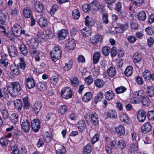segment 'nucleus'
<instances>
[{
    "mask_svg": "<svg viewBox=\"0 0 154 154\" xmlns=\"http://www.w3.org/2000/svg\"><path fill=\"white\" fill-rule=\"evenodd\" d=\"M103 97V95L101 92L97 93L95 96L94 101L96 103L100 102L101 100Z\"/></svg>",
    "mask_w": 154,
    "mask_h": 154,
    "instance_id": "42",
    "label": "nucleus"
},
{
    "mask_svg": "<svg viewBox=\"0 0 154 154\" xmlns=\"http://www.w3.org/2000/svg\"><path fill=\"white\" fill-rule=\"evenodd\" d=\"M23 106L26 109H28L29 108L30 103L28 101V99L27 97H25L23 99Z\"/></svg>",
    "mask_w": 154,
    "mask_h": 154,
    "instance_id": "45",
    "label": "nucleus"
},
{
    "mask_svg": "<svg viewBox=\"0 0 154 154\" xmlns=\"http://www.w3.org/2000/svg\"><path fill=\"white\" fill-rule=\"evenodd\" d=\"M70 81L72 86L74 87L78 86L79 85V81L76 77H73L71 78L70 79Z\"/></svg>",
    "mask_w": 154,
    "mask_h": 154,
    "instance_id": "37",
    "label": "nucleus"
},
{
    "mask_svg": "<svg viewBox=\"0 0 154 154\" xmlns=\"http://www.w3.org/2000/svg\"><path fill=\"white\" fill-rule=\"evenodd\" d=\"M91 32V30L88 28L85 27L81 30V33L84 37H87L89 36Z\"/></svg>",
    "mask_w": 154,
    "mask_h": 154,
    "instance_id": "25",
    "label": "nucleus"
},
{
    "mask_svg": "<svg viewBox=\"0 0 154 154\" xmlns=\"http://www.w3.org/2000/svg\"><path fill=\"white\" fill-rule=\"evenodd\" d=\"M56 154H65L66 150L65 148L62 146L56 144L55 146Z\"/></svg>",
    "mask_w": 154,
    "mask_h": 154,
    "instance_id": "15",
    "label": "nucleus"
},
{
    "mask_svg": "<svg viewBox=\"0 0 154 154\" xmlns=\"http://www.w3.org/2000/svg\"><path fill=\"white\" fill-rule=\"evenodd\" d=\"M67 110V107L64 105H61L59 107L58 112L61 114L63 115L65 114Z\"/></svg>",
    "mask_w": 154,
    "mask_h": 154,
    "instance_id": "32",
    "label": "nucleus"
},
{
    "mask_svg": "<svg viewBox=\"0 0 154 154\" xmlns=\"http://www.w3.org/2000/svg\"><path fill=\"white\" fill-rule=\"evenodd\" d=\"M127 90V88L124 86H120L116 89V91L117 94H119L124 92Z\"/></svg>",
    "mask_w": 154,
    "mask_h": 154,
    "instance_id": "53",
    "label": "nucleus"
},
{
    "mask_svg": "<svg viewBox=\"0 0 154 154\" xmlns=\"http://www.w3.org/2000/svg\"><path fill=\"white\" fill-rule=\"evenodd\" d=\"M20 49L23 54L24 55H27L28 53L27 50L24 44H22L20 45Z\"/></svg>",
    "mask_w": 154,
    "mask_h": 154,
    "instance_id": "43",
    "label": "nucleus"
},
{
    "mask_svg": "<svg viewBox=\"0 0 154 154\" xmlns=\"http://www.w3.org/2000/svg\"><path fill=\"white\" fill-rule=\"evenodd\" d=\"M72 16L74 19H78L80 16L79 11L76 9L74 10L72 12Z\"/></svg>",
    "mask_w": 154,
    "mask_h": 154,
    "instance_id": "52",
    "label": "nucleus"
},
{
    "mask_svg": "<svg viewBox=\"0 0 154 154\" xmlns=\"http://www.w3.org/2000/svg\"><path fill=\"white\" fill-rule=\"evenodd\" d=\"M120 119L121 121L123 122L124 123H127L129 122V120L128 116L124 113H121L120 116Z\"/></svg>",
    "mask_w": 154,
    "mask_h": 154,
    "instance_id": "46",
    "label": "nucleus"
},
{
    "mask_svg": "<svg viewBox=\"0 0 154 154\" xmlns=\"http://www.w3.org/2000/svg\"><path fill=\"white\" fill-rule=\"evenodd\" d=\"M52 135L51 132H47L44 135V139L47 142H50L52 139Z\"/></svg>",
    "mask_w": 154,
    "mask_h": 154,
    "instance_id": "38",
    "label": "nucleus"
},
{
    "mask_svg": "<svg viewBox=\"0 0 154 154\" xmlns=\"http://www.w3.org/2000/svg\"><path fill=\"white\" fill-rule=\"evenodd\" d=\"M26 84L29 89H31L34 87L35 84L33 79L32 78H28L26 79Z\"/></svg>",
    "mask_w": 154,
    "mask_h": 154,
    "instance_id": "20",
    "label": "nucleus"
},
{
    "mask_svg": "<svg viewBox=\"0 0 154 154\" xmlns=\"http://www.w3.org/2000/svg\"><path fill=\"white\" fill-rule=\"evenodd\" d=\"M105 96L106 99L109 100L112 99L114 97V94L113 92L109 91L106 93Z\"/></svg>",
    "mask_w": 154,
    "mask_h": 154,
    "instance_id": "39",
    "label": "nucleus"
},
{
    "mask_svg": "<svg viewBox=\"0 0 154 154\" xmlns=\"http://www.w3.org/2000/svg\"><path fill=\"white\" fill-rule=\"evenodd\" d=\"M23 14L24 17L29 18L31 17L32 11L29 8L26 7L23 9Z\"/></svg>",
    "mask_w": 154,
    "mask_h": 154,
    "instance_id": "23",
    "label": "nucleus"
},
{
    "mask_svg": "<svg viewBox=\"0 0 154 154\" xmlns=\"http://www.w3.org/2000/svg\"><path fill=\"white\" fill-rule=\"evenodd\" d=\"M35 8L38 13H42L44 10V6L42 3L39 2H36L35 4Z\"/></svg>",
    "mask_w": 154,
    "mask_h": 154,
    "instance_id": "19",
    "label": "nucleus"
},
{
    "mask_svg": "<svg viewBox=\"0 0 154 154\" xmlns=\"http://www.w3.org/2000/svg\"><path fill=\"white\" fill-rule=\"evenodd\" d=\"M22 89V88L18 82H12L11 85H8L7 89L5 87L1 89L0 88V98L4 97L6 100L9 98L7 91L10 94L12 97L17 95L19 92Z\"/></svg>",
    "mask_w": 154,
    "mask_h": 154,
    "instance_id": "1",
    "label": "nucleus"
},
{
    "mask_svg": "<svg viewBox=\"0 0 154 154\" xmlns=\"http://www.w3.org/2000/svg\"><path fill=\"white\" fill-rule=\"evenodd\" d=\"M36 48H30L29 49V52L32 55H39L40 52L39 51L36 50Z\"/></svg>",
    "mask_w": 154,
    "mask_h": 154,
    "instance_id": "60",
    "label": "nucleus"
},
{
    "mask_svg": "<svg viewBox=\"0 0 154 154\" xmlns=\"http://www.w3.org/2000/svg\"><path fill=\"white\" fill-rule=\"evenodd\" d=\"M22 129L25 133L28 132L30 129V125L29 121L27 119L23 120L21 123Z\"/></svg>",
    "mask_w": 154,
    "mask_h": 154,
    "instance_id": "11",
    "label": "nucleus"
},
{
    "mask_svg": "<svg viewBox=\"0 0 154 154\" xmlns=\"http://www.w3.org/2000/svg\"><path fill=\"white\" fill-rule=\"evenodd\" d=\"M19 115L18 114L14 113L11 114V119L12 122L14 124H16L18 122V117Z\"/></svg>",
    "mask_w": 154,
    "mask_h": 154,
    "instance_id": "30",
    "label": "nucleus"
},
{
    "mask_svg": "<svg viewBox=\"0 0 154 154\" xmlns=\"http://www.w3.org/2000/svg\"><path fill=\"white\" fill-rule=\"evenodd\" d=\"M14 104L15 108L18 110H20L22 107V103L21 100L18 99L15 100Z\"/></svg>",
    "mask_w": 154,
    "mask_h": 154,
    "instance_id": "36",
    "label": "nucleus"
},
{
    "mask_svg": "<svg viewBox=\"0 0 154 154\" xmlns=\"http://www.w3.org/2000/svg\"><path fill=\"white\" fill-rule=\"evenodd\" d=\"M133 57V61L135 63L139 62L142 59L141 55L138 53H136L134 54Z\"/></svg>",
    "mask_w": 154,
    "mask_h": 154,
    "instance_id": "31",
    "label": "nucleus"
},
{
    "mask_svg": "<svg viewBox=\"0 0 154 154\" xmlns=\"http://www.w3.org/2000/svg\"><path fill=\"white\" fill-rule=\"evenodd\" d=\"M1 59L0 60V63L2 66H5L8 64L7 57L8 55L5 53H2L1 54Z\"/></svg>",
    "mask_w": 154,
    "mask_h": 154,
    "instance_id": "13",
    "label": "nucleus"
},
{
    "mask_svg": "<svg viewBox=\"0 0 154 154\" xmlns=\"http://www.w3.org/2000/svg\"><path fill=\"white\" fill-rule=\"evenodd\" d=\"M76 45L75 40L71 38L67 40V43L66 44V47L69 50H73L75 48Z\"/></svg>",
    "mask_w": 154,
    "mask_h": 154,
    "instance_id": "12",
    "label": "nucleus"
},
{
    "mask_svg": "<svg viewBox=\"0 0 154 154\" xmlns=\"http://www.w3.org/2000/svg\"><path fill=\"white\" fill-rule=\"evenodd\" d=\"M8 51L10 55L12 57H14L17 54V50L14 46H10L8 48Z\"/></svg>",
    "mask_w": 154,
    "mask_h": 154,
    "instance_id": "18",
    "label": "nucleus"
},
{
    "mask_svg": "<svg viewBox=\"0 0 154 154\" xmlns=\"http://www.w3.org/2000/svg\"><path fill=\"white\" fill-rule=\"evenodd\" d=\"M107 72L109 76L112 77L116 75V71L114 67L111 66L108 69Z\"/></svg>",
    "mask_w": 154,
    "mask_h": 154,
    "instance_id": "27",
    "label": "nucleus"
},
{
    "mask_svg": "<svg viewBox=\"0 0 154 154\" xmlns=\"http://www.w3.org/2000/svg\"><path fill=\"white\" fill-rule=\"evenodd\" d=\"M146 92L150 97L154 96V88L152 86H147L146 90Z\"/></svg>",
    "mask_w": 154,
    "mask_h": 154,
    "instance_id": "29",
    "label": "nucleus"
},
{
    "mask_svg": "<svg viewBox=\"0 0 154 154\" xmlns=\"http://www.w3.org/2000/svg\"><path fill=\"white\" fill-rule=\"evenodd\" d=\"M142 102L144 106H149L151 103L150 100L147 97H143Z\"/></svg>",
    "mask_w": 154,
    "mask_h": 154,
    "instance_id": "51",
    "label": "nucleus"
},
{
    "mask_svg": "<svg viewBox=\"0 0 154 154\" xmlns=\"http://www.w3.org/2000/svg\"><path fill=\"white\" fill-rule=\"evenodd\" d=\"M62 52L61 49L59 47H54L51 52V57L52 60L56 62L60 59L61 57Z\"/></svg>",
    "mask_w": 154,
    "mask_h": 154,
    "instance_id": "4",
    "label": "nucleus"
},
{
    "mask_svg": "<svg viewBox=\"0 0 154 154\" xmlns=\"http://www.w3.org/2000/svg\"><path fill=\"white\" fill-rule=\"evenodd\" d=\"M42 107L41 104L36 101L32 106V109L35 114H37L40 112Z\"/></svg>",
    "mask_w": 154,
    "mask_h": 154,
    "instance_id": "17",
    "label": "nucleus"
},
{
    "mask_svg": "<svg viewBox=\"0 0 154 154\" xmlns=\"http://www.w3.org/2000/svg\"><path fill=\"white\" fill-rule=\"evenodd\" d=\"M91 9L94 11L96 12L97 10L100 13H103L105 11L104 6L101 2L97 0H94L90 4Z\"/></svg>",
    "mask_w": 154,
    "mask_h": 154,
    "instance_id": "3",
    "label": "nucleus"
},
{
    "mask_svg": "<svg viewBox=\"0 0 154 154\" xmlns=\"http://www.w3.org/2000/svg\"><path fill=\"white\" fill-rule=\"evenodd\" d=\"M143 75L144 79L147 80H149L151 79H152V80H154V75L152 74L148 70H145L143 72Z\"/></svg>",
    "mask_w": 154,
    "mask_h": 154,
    "instance_id": "16",
    "label": "nucleus"
},
{
    "mask_svg": "<svg viewBox=\"0 0 154 154\" xmlns=\"http://www.w3.org/2000/svg\"><path fill=\"white\" fill-rule=\"evenodd\" d=\"M147 116L149 119L154 120V111L151 110L148 112Z\"/></svg>",
    "mask_w": 154,
    "mask_h": 154,
    "instance_id": "63",
    "label": "nucleus"
},
{
    "mask_svg": "<svg viewBox=\"0 0 154 154\" xmlns=\"http://www.w3.org/2000/svg\"><path fill=\"white\" fill-rule=\"evenodd\" d=\"M12 33L16 37H19L21 34V28L20 26L16 23L12 28Z\"/></svg>",
    "mask_w": 154,
    "mask_h": 154,
    "instance_id": "7",
    "label": "nucleus"
},
{
    "mask_svg": "<svg viewBox=\"0 0 154 154\" xmlns=\"http://www.w3.org/2000/svg\"><path fill=\"white\" fill-rule=\"evenodd\" d=\"M85 81L87 85H90L92 83L93 80L92 77L89 75L87 77L85 78Z\"/></svg>",
    "mask_w": 154,
    "mask_h": 154,
    "instance_id": "62",
    "label": "nucleus"
},
{
    "mask_svg": "<svg viewBox=\"0 0 154 154\" xmlns=\"http://www.w3.org/2000/svg\"><path fill=\"white\" fill-rule=\"evenodd\" d=\"M146 117V113L145 111L140 109L138 111L137 114V118L138 121L140 122H143Z\"/></svg>",
    "mask_w": 154,
    "mask_h": 154,
    "instance_id": "10",
    "label": "nucleus"
},
{
    "mask_svg": "<svg viewBox=\"0 0 154 154\" xmlns=\"http://www.w3.org/2000/svg\"><path fill=\"white\" fill-rule=\"evenodd\" d=\"M138 147L137 145L136 144H131L129 147V150L131 152H133L138 150Z\"/></svg>",
    "mask_w": 154,
    "mask_h": 154,
    "instance_id": "59",
    "label": "nucleus"
},
{
    "mask_svg": "<svg viewBox=\"0 0 154 154\" xmlns=\"http://www.w3.org/2000/svg\"><path fill=\"white\" fill-rule=\"evenodd\" d=\"M118 146L121 149H123L125 148L126 146L125 143L123 140H120L118 141Z\"/></svg>",
    "mask_w": 154,
    "mask_h": 154,
    "instance_id": "58",
    "label": "nucleus"
},
{
    "mask_svg": "<svg viewBox=\"0 0 154 154\" xmlns=\"http://www.w3.org/2000/svg\"><path fill=\"white\" fill-rule=\"evenodd\" d=\"M2 115L4 119H8L9 118V114L7 110L5 109H1Z\"/></svg>",
    "mask_w": 154,
    "mask_h": 154,
    "instance_id": "47",
    "label": "nucleus"
},
{
    "mask_svg": "<svg viewBox=\"0 0 154 154\" xmlns=\"http://www.w3.org/2000/svg\"><path fill=\"white\" fill-rule=\"evenodd\" d=\"M94 83L96 86L98 88L102 87L104 84V81L100 79H97L94 81Z\"/></svg>",
    "mask_w": 154,
    "mask_h": 154,
    "instance_id": "33",
    "label": "nucleus"
},
{
    "mask_svg": "<svg viewBox=\"0 0 154 154\" xmlns=\"http://www.w3.org/2000/svg\"><path fill=\"white\" fill-rule=\"evenodd\" d=\"M60 95L64 99H68L72 97V92L70 88L66 87L63 88L61 90Z\"/></svg>",
    "mask_w": 154,
    "mask_h": 154,
    "instance_id": "5",
    "label": "nucleus"
},
{
    "mask_svg": "<svg viewBox=\"0 0 154 154\" xmlns=\"http://www.w3.org/2000/svg\"><path fill=\"white\" fill-rule=\"evenodd\" d=\"M38 40L42 42H45L46 40V37L43 32H41L38 35Z\"/></svg>",
    "mask_w": 154,
    "mask_h": 154,
    "instance_id": "56",
    "label": "nucleus"
},
{
    "mask_svg": "<svg viewBox=\"0 0 154 154\" xmlns=\"http://www.w3.org/2000/svg\"><path fill=\"white\" fill-rule=\"evenodd\" d=\"M8 143V140L5 137H2L0 139V143L3 146L7 145Z\"/></svg>",
    "mask_w": 154,
    "mask_h": 154,
    "instance_id": "61",
    "label": "nucleus"
},
{
    "mask_svg": "<svg viewBox=\"0 0 154 154\" xmlns=\"http://www.w3.org/2000/svg\"><path fill=\"white\" fill-rule=\"evenodd\" d=\"M7 17L5 13H0V24H3L5 22Z\"/></svg>",
    "mask_w": 154,
    "mask_h": 154,
    "instance_id": "54",
    "label": "nucleus"
},
{
    "mask_svg": "<svg viewBox=\"0 0 154 154\" xmlns=\"http://www.w3.org/2000/svg\"><path fill=\"white\" fill-rule=\"evenodd\" d=\"M26 45L29 49L37 48L38 45V43L35 39L32 38L28 40Z\"/></svg>",
    "mask_w": 154,
    "mask_h": 154,
    "instance_id": "9",
    "label": "nucleus"
},
{
    "mask_svg": "<svg viewBox=\"0 0 154 154\" xmlns=\"http://www.w3.org/2000/svg\"><path fill=\"white\" fill-rule=\"evenodd\" d=\"M116 131L120 136L123 135L125 133V128L124 127L121 125H119L116 128Z\"/></svg>",
    "mask_w": 154,
    "mask_h": 154,
    "instance_id": "28",
    "label": "nucleus"
},
{
    "mask_svg": "<svg viewBox=\"0 0 154 154\" xmlns=\"http://www.w3.org/2000/svg\"><path fill=\"white\" fill-rule=\"evenodd\" d=\"M107 116L108 117L112 118L117 117V116L116 112L114 110H109L107 112Z\"/></svg>",
    "mask_w": 154,
    "mask_h": 154,
    "instance_id": "35",
    "label": "nucleus"
},
{
    "mask_svg": "<svg viewBox=\"0 0 154 154\" xmlns=\"http://www.w3.org/2000/svg\"><path fill=\"white\" fill-rule=\"evenodd\" d=\"M99 137L97 134H96L91 138V142L93 144L99 140Z\"/></svg>",
    "mask_w": 154,
    "mask_h": 154,
    "instance_id": "64",
    "label": "nucleus"
},
{
    "mask_svg": "<svg viewBox=\"0 0 154 154\" xmlns=\"http://www.w3.org/2000/svg\"><path fill=\"white\" fill-rule=\"evenodd\" d=\"M39 26L43 28L45 27L48 24V22L45 17H41L37 21Z\"/></svg>",
    "mask_w": 154,
    "mask_h": 154,
    "instance_id": "21",
    "label": "nucleus"
},
{
    "mask_svg": "<svg viewBox=\"0 0 154 154\" xmlns=\"http://www.w3.org/2000/svg\"><path fill=\"white\" fill-rule=\"evenodd\" d=\"M152 129V125L149 122L144 123L141 127V131L142 133L146 134L150 131Z\"/></svg>",
    "mask_w": 154,
    "mask_h": 154,
    "instance_id": "6",
    "label": "nucleus"
},
{
    "mask_svg": "<svg viewBox=\"0 0 154 154\" xmlns=\"http://www.w3.org/2000/svg\"><path fill=\"white\" fill-rule=\"evenodd\" d=\"M19 60L20 63L17 64V66L14 64L11 65L10 67L13 73L17 75H19L20 74V72L19 69V67L22 69H24L26 66L24 58H20Z\"/></svg>",
    "mask_w": 154,
    "mask_h": 154,
    "instance_id": "2",
    "label": "nucleus"
},
{
    "mask_svg": "<svg viewBox=\"0 0 154 154\" xmlns=\"http://www.w3.org/2000/svg\"><path fill=\"white\" fill-rule=\"evenodd\" d=\"M110 50V48L107 46L104 47L102 48V53L105 56H107L109 54Z\"/></svg>",
    "mask_w": 154,
    "mask_h": 154,
    "instance_id": "57",
    "label": "nucleus"
},
{
    "mask_svg": "<svg viewBox=\"0 0 154 154\" xmlns=\"http://www.w3.org/2000/svg\"><path fill=\"white\" fill-rule=\"evenodd\" d=\"M91 119L95 125H97L99 123L98 117L97 113L95 112H93L91 114Z\"/></svg>",
    "mask_w": 154,
    "mask_h": 154,
    "instance_id": "24",
    "label": "nucleus"
},
{
    "mask_svg": "<svg viewBox=\"0 0 154 154\" xmlns=\"http://www.w3.org/2000/svg\"><path fill=\"white\" fill-rule=\"evenodd\" d=\"M46 86L45 83L41 82L38 83L37 85V87L38 89L40 91H44L46 89Z\"/></svg>",
    "mask_w": 154,
    "mask_h": 154,
    "instance_id": "50",
    "label": "nucleus"
},
{
    "mask_svg": "<svg viewBox=\"0 0 154 154\" xmlns=\"http://www.w3.org/2000/svg\"><path fill=\"white\" fill-rule=\"evenodd\" d=\"M91 151V147L90 145L88 144L85 147L83 154H90Z\"/></svg>",
    "mask_w": 154,
    "mask_h": 154,
    "instance_id": "49",
    "label": "nucleus"
},
{
    "mask_svg": "<svg viewBox=\"0 0 154 154\" xmlns=\"http://www.w3.org/2000/svg\"><path fill=\"white\" fill-rule=\"evenodd\" d=\"M72 61L71 60H69V62L65 63V65L64 67V69L65 71H68L72 68L73 64Z\"/></svg>",
    "mask_w": 154,
    "mask_h": 154,
    "instance_id": "44",
    "label": "nucleus"
},
{
    "mask_svg": "<svg viewBox=\"0 0 154 154\" xmlns=\"http://www.w3.org/2000/svg\"><path fill=\"white\" fill-rule=\"evenodd\" d=\"M31 127L35 132H38L40 127V123L39 120L35 119L31 121Z\"/></svg>",
    "mask_w": 154,
    "mask_h": 154,
    "instance_id": "8",
    "label": "nucleus"
},
{
    "mask_svg": "<svg viewBox=\"0 0 154 154\" xmlns=\"http://www.w3.org/2000/svg\"><path fill=\"white\" fill-rule=\"evenodd\" d=\"M133 67L131 66H129L126 68L124 74L126 76H129L132 74Z\"/></svg>",
    "mask_w": 154,
    "mask_h": 154,
    "instance_id": "34",
    "label": "nucleus"
},
{
    "mask_svg": "<svg viewBox=\"0 0 154 154\" xmlns=\"http://www.w3.org/2000/svg\"><path fill=\"white\" fill-rule=\"evenodd\" d=\"M68 31L65 29H62L58 31L57 35L58 38L60 40H62L64 39L67 36Z\"/></svg>",
    "mask_w": 154,
    "mask_h": 154,
    "instance_id": "14",
    "label": "nucleus"
},
{
    "mask_svg": "<svg viewBox=\"0 0 154 154\" xmlns=\"http://www.w3.org/2000/svg\"><path fill=\"white\" fill-rule=\"evenodd\" d=\"M58 77L57 76H54L50 79V82L54 85H56L58 80Z\"/></svg>",
    "mask_w": 154,
    "mask_h": 154,
    "instance_id": "55",
    "label": "nucleus"
},
{
    "mask_svg": "<svg viewBox=\"0 0 154 154\" xmlns=\"http://www.w3.org/2000/svg\"><path fill=\"white\" fill-rule=\"evenodd\" d=\"M92 97L91 93L90 92H88L85 94L82 97V99L84 102L87 103L91 100Z\"/></svg>",
    "mask_w": 154,
    "mask_h": 154,
    "instance_id": "26",
    "label": "nucleus"
},
{
    "mask_svg": "<svg viewBox=\"0 0 154 154\" xmlns=\"http://www.w3.org/2000/svg\"><path fill=\"white\" fill-rule=\"evenodd\" d=\"M77 126L79 130L80 131H82L86 127L85 122L84 120L80 121L78 122Z\"/></svg>",
    "mask_w": 154,
    "mask_h": 154,
    "instance_id": "40",
    "label": "nucleus"
},
{
    "mask_svg": "<svg viewBox=\"0 0 154 154\" xmlns=\"http://www.w3.org/2000/svg\"><path fill=\"white\" fill-rule=\"evenodd\" d=\"M102 39V37L101 35H96L92 37L91 41L92 43L94 45H96L99 42H101Z\"/></svg>",
    "mask_w": 154,
    "mask_h": 154,
    "instance_id": "22",
    "label": "nucleus"
},
{
    "mask_svg": "<svg viewBox=\"0 0 154 154\" xmlns=\"http://www.w3.org/2000/svg\"><path fill=\"white\" fill-rule=\"evenodd\" d=\"M100 57V54L99 52H95L93 56V60L94 63L96 64L97 63Z\"/></svg>",
    "mask_w": 154,
    "mask_h": 154,
    "instance_id": "41",
    "label": "nucleus"
},
{
    "mask_svg": "<svg viewBox=\"0 0 154 154\" xmlns=\"http://www.w3.org/2000/svg\"><path fill=\"white\" fill-rule=\"evenodd\" d=\"M138 19L141 20H144L146 18V15L144 11H141L138 13L137 14Z\"/></svg>",
    "mask_w": 154,
    "mask_h": 154,
    "instance_id": "48",
    "label": "nucleus"
}]
</instances>
